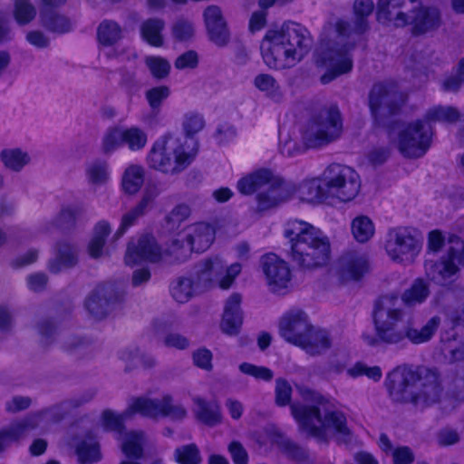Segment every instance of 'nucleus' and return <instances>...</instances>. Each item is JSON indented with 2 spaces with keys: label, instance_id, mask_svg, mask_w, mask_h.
I'll use <instances>...</instances> for the list:
<instances>
[{
  "label": "nucleus",
  "instance_id": "obj_1",
  "mask_svg": "<svg viewBox=\"0 0 464 464\" xmlns=\"http://www.w3.org/2000/svg\"><path fill=\"white\" fill-rule=\"evenodd\" d=\"M296 390L307 404L298 402L291 404L293 417L297 421L301 431L320 441H327L329 434L338 441L347 443L353 438L346 416L341 411L334 410L319 392L297 385Z\"/></svg>",
  "mask_w": 464,
  "mask_h": 464
},
{
  "label": "nucleus",
  "instance_id": "obj_2",
  "mask_svg": "<svg viewBox=\"0 0 464 464\" xmlns=\"http://www.w3.org/2000/svg\"><path fill=\"white\" fill-rule=\"evenodd\" d=\"M372 0H355L353 5V19L349 22L338 19L334 24L335 38L322 50L316 58V64L324 67L327 72L321 76V82L329 83L341 74L353 69V57L350 53L354 44L346 42L353 35H361L369 29L368 18L372 14Z\"/></svg>",
  "mask_w": 464,
  "mask_h": 464
},
{
  "label": "nucleus",
  "instance_id": "obj_3",
  "mask_svg": "<svg viewBox=\"0 0 464 464\" xmlns=\"http://www.w3.org/2000/svg\"><path fill=\"white\" fill-rule=\"evenodd\" d=\"M386 385L392 401L420 406L436 403L442 392L440 372L425 366L398 367L389 373Z\"/></svg>",
  "mask_w": 464,
  "mask_h": 464
},
{
  "label": "nucleus",
  "instance_id": "obj_4",
  "mask_svg": "<svg viewBox=\"0 0 464 464\" xmlns=\"http://www.w3.org/2000/svg\"><path fill=\"white\" fill-rule=\"evenodd\" d=\"M312 47V38L300 24L286 23L279 29L268 30L260 44L265 63L272 69L292 68L300 63Z\"/></svg>",
  "mask_w": 464,
  "mask_h": 464
},
{
  "label": "nucleus",
  "instance_id": "obj_5",
  "mask_svg": "<svg viewBox=\"0 0 464 464\" xmlns=\"http://www.w3.org/2000/svg\"><path fill=\"white\" fill-rule=\"evenodd\" d=\"M291 243L292 261L304 270L325 266L331 255V245L323 232L302 220H293L285 231Z\"/></svg>",
  "mask_w": 464,
  "mask_h": 464
},
{
  "label": "nucleus",
  "instance_id": "obj_6",
  "mask_svg": "<svg viewBox=\"0 0 464 464\" xmlns=\"http://www.w3.org/2000/svg\"><path fill=\"white\" fill-rule=\"evenodd\" d=\"M286 185L294 188L301 201L320 205L332 199L342 202L353 200L361 188L360 176H314L304 179L296 188L289 183Z\"/></svg>",
  "mask_w": 464,
  "mask_h": 464
},
{
  "label": "nucleus",
  "instance_id": "obj_7",
  "mask_svg": "<svg viewBox=\"0 0 464 464\" xmlns=\"http://www.w3.org/2000/svg\"><path fill=\"white\" fill-rule=\"evenodd\" d=\"M198 152V140L194 141L189 150H186L180 138L168 132L155 141L149 153L148 162L150 168L158 171L181 172L194 161Z\"/></svg>",
  "mask_w": 464,
  "mask_h": 464
},
{
  "label": "nucleus",
  "instance_id": "obj_8",
  "mask_svg": "<svg viewBox=\"0 0 464 464\" xmlns=\"http://www.w3.org/2000/svg\"><path fill=\"white\" fill-rule=\"evenodd\" d=\"M237 190L246 196L258 192L253 215H261L287 199L295 191L281 176H242L237 183Z\"/></svg>",
  "mask_w": 464,
  "mask_h": 464
},
{
  "label": "nucleus",
  "instance_id": "obj_9",
  "mask_svg": "<svg viewBox=\"0 0 464 464\" xmlns=\"http://www.w3.org/2000/svg\"><path fill=\"white\" fill-rule=\"evenodd\" d=\"M405 313L399 306V296L392 293L380 296L374 303L373 324L382 343L397 344L405 341Z\"/></svg>",
  "mask_w": 464,
  "mask_h": 464
},
{
  "label": "nucleus",
  "instance_id": "obj_10",
  "mask_svg": "<svg viewBox=\"0 0 464 464\" xmlns=\"http://www.w3.org/2000/svg\"><path fill=\"white\" fill-rule=\"evenodd\" d=\"M342 130L341 113L337 107L332 106L321 110L309 121L303 140L306 148H318L338 139Z\"/></svg>",
  "mask_w": 464,
  "mask_h": 464
},
{
  "label": "nucleus",
  "instance_id": "obj_11",
  "mask_svg": "<svg viewBox=\"0 0 464 464\" xmlns=\"http://www.w3.org/2000/svg\"><path fill=\"white\" fill-rule=\"evenodd\" d=\"M420 234L410 227H397L388 232L385 250L390 258L399 264H412L421 250Z\"/></svg>",
  "mask_w": 464,
  "mask_h": 464
},
{
  "label": "nucleus",
  "instance_id": "obj_12",
  "mask_svg": "<svg viewBox=\"0 0 464 464\" xmlns=\"http://www.w3.org/2000/svg\"><path fill=\"white\" fill-rule=\"evenodd\" d=\"M433 131L423 120L409 123L399 134L398 147L407 158L422 157L430 149Z\"/></svg>",
  "mask_w": 464,
  "mask_h": 464
},
{
  "label": "nucleus",
  "instance_id": "obj_13",
  "mask_svg": "<svg viewBox=\"0 0 464 464\" xmlns=\"http://www.w3.org/2000/svg\"><path fill=\"white\" fill-rule=\"evenodd\" d=\"M448 243V250L440 260L425 264L426 275L431 280H447L459 272V265H464V241L451 235Z\"/></svg>",
  "mask_w": 464,
  "mask_h": 464
},
{
  "label": "nucleus",
  "instance_id": "obj_14",
  "mask_svg": "<svg viewBox=\"0 0 464 464\" xmlns=\"http://www.w3.org/2000/svg\"><path fill=\"white\" fill-rule=\"evenodd\" d=\"M403 97L397 86L392 83L375 84L369 96V105L372 116L378 120L386 118L397 111Z\"/></svg>",
  "mask_w": 464,
  "mask_h": 464
},
{
  "label": "nucleus",
  "instance_id": "obj_15",
  "mask_svg": "<svg viewBox=\"0 0 464 464\" xmlns=\"http://www.w3.org/2000/svg\"><path fill=\"white\" fill-rule=\"evenodd\" d=\"M240 272L241 265L239 263L232 264L226 268L224 262L218 256H215L201 264L198 271V284H202L204 286L212 282H218L220 288L227 289Z\"/></svg>",
  "mask_w": 464,
  "mask_h": 464
},
{
  "label": "nucleus",
  "instance_id": "obj_16",
  "mask_svg": "<svg viewBox=\"0 0 464 464\" xmlns=\"http://www.w3.org/2000/svg\"><path fill=\"white\" fill-rule=\"evenodd\" d=\"M420 0H379L377 20L382 24L403 27L410 24Z\"/></svg>",
  "mask_w": 464,
  "mask_h": 464
},
{
  "label": "nucleus",
  "instance_id": "obj_17",
  "mask_svg": "<svg viewBox=\"0 0 464 464\" xmlns=\"http://www.w3.org/2000/svg\"><path fill=\"white\" fill-rule=\"evenodd\" d=\"M262 270L273 293L281 294L289 288L292 274L288 264L275 254H266L261 259Z\"/></svg>",
  "mask_w": 464,
  "mask_h": 464
},
{
  "label": "nucleus",
  "instance_id": "obj_18",
  "mask_svg": "<svg viewBox=\"0 0 464 464\" xmlns=\"http://www.w3.org/2000/svg\"><path fill=\"white\" fill-rule=\"evenodd\" d=\"M307 314L300 309H293L285 313L279 322L281 336L288 343L298 346L304 338L312 331Z\"/></svg>",
  "mask_w": 464,
  "mask_h": 464
},
{
  "label": "nucleus",
  "instance_id": "obj_19",
  "mask_svg": "<svg viewBox=\"0 0 464 464\" xmlns=\"http://www.w3.org/2000/svg\"><path fill=\"white\" fill-rule=\"evenodd\" d=\"M122 294L116 291L111 285L97 286L86 300L85 305L89 313L96 319L104 318L113 304L120 302Z\"/></svg>",
  "mask_w": 464,
  "mask_h": 464
},
{
  "label": "nucleus",
  "instance_id": "obj_20",
  "mask_svg": "<svg viewBox=\"0 0 464 464\" xmlns=\"http://www.w3.org/2000/svg\"><path fill=\"white\" fill-rule=\"evenodd\" d=\"M164 253L153 237H142L137 244L130 243L125 255V264L134 266L142 261L159 262L163 258Z\"/></svg>",
  "mask_w": 464,
  "mask_h": 464
},
{
  "label": "nucleus",
  "instance_id": "obj_21",
  "mask_svg": "<svg viewBox=\"0 0 464 464\" xmlns=\"http://www.w3.org/2000/svg\"><path fill=\"white\" fill-rule=\"evenodd\" d=\"M216 233V223L196 222L184 229V238L193 251L203 252L213 244Z\"/></svg>",
  "mask_w": 464,
  "mask_h": 464
},
{
  "label": "nucleus",
  "instance_id": "obj_22",
  "mask_svg": "<svg viewBox=\"0 0 464 464\" xmlns=\"http://www.w3.org/2000/svg\"><path fill=\"white\" fill-rule=\"evenodd\" d=\"M204 21L210 40L218 46H225L229 41V31L221 9L217 5L208 6Z\"/></svg>",
  "mask_w": 464,
  "mask_h": 464
},
{
  "label": "nucleus",
  "instance_id": "obj_23",
  "mask_svg": "<svg viewBox=\"0 0 464 464\" xmlns=\"http://www.w3.org/2000/svg\"><path fill=\"white\" fill-rule=\"evenodd\" d=\"M367 257L353 251L342 256L338 262V274L343 282L359 280L367 271Z\"/></svg>",
  "mask_w": 464,
  "mask_h": 464
},
{
  "label": "nucleus",
  "instance_id": "obj_24",
  "mask_svg": "<svg viewBox=\"0 0 464 464\" xmlns=\"http://www.w3.org/2000/svg\"><path fill=\"white\" fill-rule=\"evenodd\" d=\"M410 24H413L415 34H425L440 26L441 14L438 8L420 5L413 11Z\"/></svg>",
  "mask_w": 464,
  "mask_h": 464
},
{
  "label": "nucleus",
  "instance_id": "obj_25",
  "mask_svg": "<svg viewBox=\"0 0 464 464\" xmlns=\"http://www.w3.org/2000/svg\"><path fill=\"white\" fill-rule=\"evenodd\" d=\"M440 324V318L433 316L419 328L413 317H409L405 321V340H409L413 344L426 343L432 338Z\"/></svg>",
  "mask_w": 464,
  "mask_h": 464
},
{
  "label": "nucleus",
  "instance_id": "obj_26",
  "mask_svg": "<svg viewBox=\"0 0 464 464\" xmlns=\"http://www.w3.org/2000/svg\"><path fill=\"white\" fill-rule=\"evenodd\" d=\"M242 297L239 294H232L227 300L221 321V329L227 334H237L242 324L240 310Z\"/></svg>",
  "mask_w": 464,
  "mask_h": 464
},
{
  "label": "nucleus",
  "instance_id": "obj_27",
  "mask_svg": "<svg viewBox=\"0 0 464 464\" xmlns=\"http://www.w3.org/2000/svg\"><path fill=\"white\" fill-rule=\"evenodd\" d=\"M163 397L160 400H154L149 397H138L132 400L126 415L140 413L144 417L158 419L161 415Z\"/></svg>",
  "mask_w": 464,
  "mask_h": 464
},
{
  "label": "nucleus",
  "instance_id": "obj_28",
  "mask_svg": "<svg viewBox=\"0 0 464 464\" xmlns=\"http://www.w3.org/2000/svg\"><path fill=\"white\" fill-rule=\"evenodd\" d=\"M430 295V283L423 278H416L401 295L402 303L408 307L423 304Z\"/></svg>",
  "mask_w": 464,
  "mask_h": 464
},
{
  "label": "nucleus",
  "instance_id": "obj_29",
  "mask_svg": "<svg viewBox=\"0 0 464 464\" xmlns=\"http://www.w3.org/2000/svg\"><path fill=\"white\" fill-rule=\"evenodd\" d=\"M311 355L320 354L331 346L329 334L312 326V331L304 338L303 343L298 345Z\"/></svg>",
  "mask_w": 464,
  "mask_h": 464
},
{
  "label": "nucleus",
  "instance_id": "obj_30",
  "mask_svg": "<svg viewBox=\"0 0 464 464\" xmlns=\"http://www.w3.org/2000/svg\"><path fill=\"white\" fill-rule=\"evenodd\" d=\"M41 24L48 31L64 34L72 29L71 20L49 8H43L40 12Z\"/></svg>",
  "mask_w": 464,
  "mask_h": 464
},
{
  "label": "nucleus",
  "instance_id": "obj_31",
  "mask_svg": "<svg viewBox=\"0 0 464 464\" xmlns=\"http://www.w3.org/2000/svg\"><path fill=\"white\" fill-rule=\"evenodd\" d=\"M165 29V21L160 18H149L140 24V34L149 44L160 47L163 45L162 32Z\"/></svg>",
  "mask_w": 464,
  "mask_h": 464
},
{
  "label": "nucleus",
  "instance_id": "obj_32",
  "mask_svg": "<svg viewBox=\"0 0 464 464\" xmlns=\"http://www.w3.org/2000/svg\"><path fill=\"white\" fill-rule=\"evenodd\" d=\"M146 441L143 431H130L122 438L121 450L127 458L139 459L143 456V445Z\"/></svg>",
  "mask_w": 464,
  "mask_h": 464
},
{
  "label": "nucleus",
  "instance_id": "obj_33",
  "mask_svg": "<svg viewBox=\"0 0 464 464\" xmlns=\"http://www.w3.org/2000/svg\"><path fill=\"white\" fill-rule=\"evenodd\" d=\"M77 263L76 248L67 243L58 245L56 258L50 263V270L58 273L63 268H70Z\"/></svg>",
  "mask_w": 464,
  "mask_h": 464
},
{
  "label": "nucleus",
  "instance_id": "obj_34",
  "mask_svg": "<svg viewBox=\"0 0 464 464\" xmlns=\"http://www.w3.org/2000/svg\"><path fill=\"white\" fill-rule=\"evenodd\" d=\"M196 408L194 410L196 418L201 422L213 426L220 421L219 408L215 403H208L203 399H194Z\"/></svg>",
  "mask_w": 464,
  "mask_h": 464
},
{
  "label": "nucleus",
  "instance_id": "obj_35",
  "mask_svg": "<svg viewBox=\"0 0 464 464\" xmlns=\"http://www.w3.org/2000/svg\"><path fill=\"white\" fill-rule=\"evenodd\" d=\"M97 38L104 46L113 45L122 38V29L116 22L104 20L98 26Z\"/></svg>",
  "mask_w": 464,
  "mask_h": 464
},
{
  "label": "nucleus",
  "instance_id": "obj_36",
  "mask_svg": "<svg viewBox=\"0 0 464 464\" xmlns=\"http://www.w3.org/2000/svg\"><path fill=\"white\" fill-rule=\"evenodd\" d=\"M110 231V226L105 221L96 225L93 236L88 245V253L92 258H99L102 256V249Z\"/></svg>",
  "mask_w": 464,
  "mask_h": 464
},
{
  "label": "nucleus",
  "instance_id": "obj_37",
  "mask_svg": "<svg viewBox=\"0 0 464 464\" xmlns=\"http://www.w3.org/2000/svg\"><path fill=\"white\" fill-rule=\"evenodd\" d=\"M38 425L37 417L30 416L10 425V427L4 430V434L8 437L9 441H15L26 436Z\"/></svg>",
  "mask_w": 464,
  "mask_h": 464
},
{
  "label": "nucleus",
  "instance_id": "obj_38",
  "mask_svg": "<svg viewBox=\"0 0 464 464\" xmlns=\"http://www.w3.org/2000/svg\"><path fill=\"white\" fill-rule=\"evenodd\" d=\"M460 119L459 111L452 106H436L430 108L425 114L423 121L430 124L432 121L447 123L457 122Z\"/></svg>",
  "mask_w": 464,
  "mask_h": 464
},
{
  "label": "nucleus",
  "instance_id": "obj_39",
  "mask_svg": "<svg viewBox=\"0 0 464 464\" xmlns=\"http://www.w3.org/2000/svg\"><path fill=\"white\" fill-rule=\"evenodd\" d=\"M0 157L5 166L13 171H20L30 161L28 153L19 148L5 149L1 151Z\"/></svg>",
  "mask_w": 464,
  "mask_h": 464
},
{
  "label": "nucleus",
  "instance_id": "obj_40",
  "mask_svg": "<svg viewBox=\"0 0 464 464\" xmlns=\"http://www.w3.org/2000/svg\"><path fill=\"white\" fill-rule=\"evenodd\" d=\"M173 457L178 464H201L202 462L200 450L195 443L176 448Z\"/></svg>",
  "mask_w": 464,
  "mask_h": 464
},
{
  "label": "nucleus",
  "instance_id": "obj_41",
  "mask_svg": "<svg viewBox=\"0 0 464 464\" xmlns=\"http://www.w3.org/2000/svg\"><path fill=\"white\" fill-rule=\"evenodd\" d=\"M182 130L187 139L193 137L200 132L206 126L204 116L198 111H188L182 118Z\"/></svg>",
  "mask_w": 464,
  "mask_h": 464
},
{
  "label": "nucleus",
  "instance_id": "obj_42",
  "mask_svg": "<svg viewBox=\"0 0 464 464\" xmlns=\"http://www.w3.org/2000/svg\"><path fill=\"white\" fill-rule=\"evenodd\" d=\"M352 232L357 241L364 243L373 236L374 226L368 217L359 216L352 222Z\"/></svg>",
  "mask_w": 464,
  "mask_h": 464
},
{
  "label": "nucleus",
  "instance_id": "obj_43",
  "mask_svg": "<svg viewBox=\"0 0 464 464\" xmlns=\"http://www.w3.org/2000/svg\"><path fill=\"white\" fill-rule=\"evenodd\" d=\"M255 86L261 92H266L269 97L279 100L283 93L276 80L270 74H258L254 80Z\"/></svg>",
  "mask_w": 464,
  "mask_h": 464
},
{
  "label": "nucleus",
  "instance_id": "obj_44",
  "mask_svg": "<svg viewBox=\"0 0 464 464\" xmlns=\"http://www.w3.org/2000/svg\"><path fill=\"white\" fill-rule=\"evenodd\" d=\"M36 14V8L30 0L14 1V17L18 24H28L35 18Z\"/></svg>",
  "mask_w": 464,
  "mask_h": 464
},
{
  "label": "nucleus",
  "instance_id": "obj_45",
  "mask_svg": "<svg viewBox=\"0 0 464 464\" xmlns=\"http://www.w3.org/2000/svg\"><path fill=\"white\" fill-rule=\"evenodd\" d=\"M184 238V231L182 234L179 235V238H175L172 240L169 247L164 253V255L169 256L172 257L173 261L183 262L188 258L193 249L190 247V245L186 242Z\"/></svg>",
  "mask_w": 464,
  "mask_h": 464
},
{
  "label": "nucleus",
  "instance_id": "obj_46",
  "mask_svg": "<svg viewBox=\"0 0 464 464\" xmlns=\"http://www.w3.org/2000/svg\"><path fill=\"white\" fill-rule=\"evenodd\" d=\"M124 144L128 146L130 150H140L147 144V134L144 130L132 126L130 128L123 129Z\"/></svg>",
  "mask_w": 464,
  "mask_h": 464
},
{
  "label": "nucleus",
  "instance_id": "obj_47",
  "mask_svg": "<svg viewBox=\"0 0 464 464\" xmlns=\"http://www.w3.org/2000/svg\"><path fill=\"white\" fill-rule=\"evenodd\" d=\"M151 199V197L148 195L144 196L137 206L122 216L119 229L121 234H122L128 227L134 225L138 218L145 214V210Z\"/></svg>",
  "mask_w": 464,
  "mask_h": 464
},
{
  "label": "nucleus",
  "instance_id": "obj_48",
  "mask_svg": "<svg viewBox=\"0 0 464 464\" xmlns=\"http://www.w3.org/2000/svg\"><path fill=\"white\" fill-rule=\"evenodd\" d=\"M77 455L81 464H89L101 459L99 444L96 441H82L77 448Z\"/></svg>",
  "mask_w": 464,
  "mask_h": 464
},
{
  "label": "nucleus",
  "instance_id": "obj_49",
  "mask_svg": "<svg viewBox=\"0 0 464 464\" xmlns=\"http://www.w3.org/2000/svg\"><path fill=\"white\" fill-rule=\"evenodd\" d=\"M145 64L150 70L151 75L158 79H165L170 72V63L165 58L160 56H147Z\"/></svg>",
  "mask_w": 464,
  "mask_h": 464
},
{
  "label": "nucleus",
  "instance_id": "obj_50",
  "mask_svg": "<svg viewBox=\"0 0 464 464\" xmlns=\"http://www.w3.org/2000/svg\"><path fill=\"white\" fill-rule=\"evenodd\" d=\"M278 449L282 454L295 461H305L308 459L307 451L295 441L285 439L278 443Z\"/></svg>",
  "mask_w": 464,
  "mask_h": 464
},
{
  "label": "nucleus",
  "instance_id": "obj_51",
  "mask_svg": "<svg viewBox=\"0 0 464 464\" xmlns=\"http://www.w3.org/2000/svg\"><path fill=\"white\" fill-rule=\"evenodd\" d=\"M171 295L179 303L188 302L193 295L192 281L187 277H179L171 286Z\"/></svg>",
  "mask_w": 464,
  "mask_h": 464
},
{
  "label": "nucleus",
  "instance_id": "obj_52",
  "mask_svg": "<svg viewBox=\"0 0 464 464\" xmlns=\"http://www.w3.org/2000/svg\"><path fill=\"white\" fill-rule=\"evenodd\" d=\"M187 416V411L181 404H175L173 398L166 394L163 396V404L160 417H169L173 420H181Z\"/></svg>",
  "mask_w": 464,
  "mask_h": 464
},
{
  "label": "nucleus",
  "instance_id": "obj_53",
  "mask_svg": "<svg viewBox=\"0 0 464 464\" xmlns=\"http://www.w3.org/2000/svg\"><path fill=\"white\" fill-rule=\"evenodd\" d=\"M83 213V209L81 207H66L63 208L55 218L56 226L62 229H67L76 222V219L81 217Z\"/></svg>",
  "mask_w": 464,
  "mask_h": 464
},
{
  "label": "nucleus",
  "instance_id": "obj_54",
  "mask_svg": "<svg viewBox=\"0 0 464 464\" xmlns=\"http://www.w3.org/2000/svg\"><path fill=\"white\" fill-rule=\"evenodd\" d=\"M169 94V88L166 85H161L149 89L145 92V97L151 110L158 111Z\"/></svg>",
  "mask_w": 464,
  "mask_h": 464
},
{
  "label": "nucleus",
  "instance_id": "obj_55",
  "mask_svg": "<svg viewBox=\"0 0 464 464\" xmlns=\"http://www.w3.org/2000/svg\"><path fill=\"white\" fill-rule=\"evenodd\" d=\"M123 129L119 127L111 128L105 133L102 140V150L109 153L124 144Z\"/></svg>",
  "mask_w": 464,
  "mask_h": 464
},
{
  "label": "nucleus",
  "instance_id": "obj_56",
  "mask_svg": "<svg viewBox=\"0 0 464 464\" xmlns=\"http://www.w3.org/2000/svg\"><path fill=\"white\" fill-rule=\"evenodd\" d=\"M193 24L184 18L178 19L172 25V34L178 41H188L194 35Z\"/></svg>",
  "mask_w": 464,
  "mask_h": 464
},
{
  "label": "nucleus",
  "instance_id": "obj_57",
  "mask_svg": "<svg viewBox=\"0 0 464 464\" xmlns=\"http://www.w3.org/2000/svg\"><path fill=\"white\" fill-rule=\"evenodd\" d=\"M347 372L353 378L365 375L373 381H379L382 377V370L379 366L369 367L362 362H357L348 369Z\"/></svg>",
  "mask_w": 464,
  "mask_h": 464
},
{
  "label": "nucleus",
  "instance_id": "obj_58",
  "mask_svg": "<svg viewBox=\"0 0 464 464\" xmlns=\"http://www.w3.org/2000/svg\"><path fill=\"white\" fill-rule=\"evenodd\" d=\"M242 373L252 376L257 380L270 381L274 374L273 372L264 366H257L248 362H243L239 365Z\"/></svg>",
  "mask_w": 464,
  "mask_h": 464
},
{
  "label": "nucleus",
  "instance_id": "obj_59",
  "mask_svg": "<svg viewBox=\"0 0 464 464\" xmlns=\"http://www.w3.org/2000/svg\"><path fill=\"white\" fill-rule=\"evenodd\" d=\"M292 387L285 379H277L276 382V403L278 406H285L290 403Z\"/></svg>",
  "mask_w": 464,
  "mask_h": 464
},
{
  "label": "nucleus",
  "instance_id": "obj_60",
  "mask_svg": "<svg viewBox=\"0 0 464 464\" xmlns=\"http://www.w3.org/2000/svg\"><path fill=\"white\" fill-rule=\"evenodd\" d=\"M227 450L234 464H248V453L241 442L231 441L227 446Z\"/></svg>",
  "mask_w": 464,
  "mask_h": 464
},
{
  "label": "nucleus",
  "instance_id": "obj_61",
  "mask_svg": "<svg viewBox=\"0 0 464 464\" xmlns=\"http://www.w3.org/2000/svg\"><path fill=\"white\" fill-rule=\"evenodd\" d=\"M198 64V55L197 52L190 50L180 54L175 60L174 65L178 70L194 69Z\"/></svg>",
  "mask_w": 464,
  "mask_h": 464
},
{
  "label": "nucleus",
  "instance_id": "obj_62",
  "mask_svg": "<svg viewBox=\"0 0 464 464\" xmlns=\"http://www.w3.org/2000/svg\"><path fill=\"white\" fill-rule=\"evenodd\" d=\"M212 353L206 348L198 349L192 354L194 364L207 371L212 369Z\"/></svg>",
  "mask_w": 464,
  "mask_h": 464
},
{
  "label": "nucleus",
  "instance_id": "obj_63",
  "mask_svg": "<svg viewBox=\"0 0 464 464\" xmlns=\"http://www.w3.org/2000/svg\"><path fill=\"white\" fill-rule=\"evenodd\" d=\"M126 413L127 411L122 415H117L111 411H104L102 413L104 426L110 430H121L122 421L130 417V415H126Z\"/></svg>",
  "mask_w": 464,
  "mask_h": 464
},
{
  "label": "nucleus",
  "instance_id": "obj_64",
  "mask_svg": "<svg viewBox=\"0 0 464 464\" xmlns=\"http://www.w3.org/2000/svg\"><path fill=\"white\" fill-rule=\"evenodd\" d=\"M392 456L393 464H411L415 459L413 451L407 446L394 449Z\"/></svg>",
  "mask_w": 464,
  "mask_h": 464
}]
</instances>
